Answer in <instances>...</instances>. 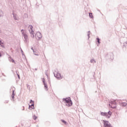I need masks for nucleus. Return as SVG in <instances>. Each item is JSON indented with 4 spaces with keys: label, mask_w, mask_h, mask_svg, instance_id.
I'll use <instances>...</instances> for the list:
<instances>
[{
    "label": "nucleus",
    "mask_w": 127,
    "mask_h": 127,
    "mask_svg": "<svg viewBox=\"0 0 127 127\" xmlns=\"http://www.w3.org/2000/svg\"><path fill=\"white\" fill-rule=\"evenodd\" d=\"M101 116H105L107 119H110L111 116H112V112L109 111L108 113L106 112H101Z\"/></svg>",
    "instance_id": "1"
},
{
    "label": "nucleus",
    "mask_w": 127,
    "mask_h": 127,
    "mask_svg": "<svg viewBox=\"0 0 127 127\" xmlns=\"http://www.w3.org/2000/svg\"><path fill=\"white\" fill-rule=\"evenodd\" d=\"M29 28H30V30H29V31L31 34V37H32V38H34V31H33V26H32V25H30L29 26Z\"/></svg>",
    "instance_id": "2"
},
{
    "label": "nucleus",
    "mask_w": 127,
    "mask_h": 127,
    "mask_svg": "<svg viewBox=\"0 0 127 127\" xmlns=\"http://www.w3.org/2000/svg\"><path fill=\"white\" fill-rule=\"evenodd\" d=\"M65 103H66V106L67 107H71L72 106V101H71V98H67L64 99Z\"/></svg>",
    "instance_id": "3"
},
{
    "label": "nucleus",
    "mask_w": 127,
    "mask_h": 127,
    "mask_svg": "<svg viewBox=\"0 0 127 127\" xmlns=\"http://www.w3.org/2000/svg\"><path fill=\"white\" fill-rule=\"evenodd\" d=\"M109 107L112 108V109H116V108H117V102H116V101L112 102L109 104Z\"/></svg>",
    "instance_id": "4"
},
{
    "label": "nucleus",
    "mask_w": 127,
    "mask_h": 127,
    "mask_svg": "<svg viewBox=\"0 0 127 127\" xmlns=\"http://www.w3.org/2000/svg\"><path fill=\"white\" fill-rule=\"evenodd\" d=\"M55 76H56L57 79H62V76H61V74L58 72V71H55L54 73Z\"/></svg>",
    "instance_id": "5"
},
{
    "label": "nucleus",
    "mask_w": 127,
    "mask_h": 127,
    "mask_svg": "<svg viewBox=\"0 0 127 127\" xmlns=\"http://www.w3.org/2000/svg\"><path fill=\"white\" fill-rule=\"evenodd\" d=\"M30 103L31 105H29V109H30L31 108V109H34V102H33V101L31 100Z\"/></svg>",
    "instance_id": "6"
},
{
    "label": "nucleus",
    "mask_w": 127,
    "mask_h": 127,
    "mask_svg": "<svg viewBox=\"0 0 127 127\" xmlns=\"http://www.w3.org/2000/svg\"><path fill=\"white\" fill-rule=\"evenodd\" d=\"M36 37H37L39 38V39H41V38H42V35H41V33L40 32H38L36 33Z\"/></svg>",
    "instance_id": "7"
},
{
    "label": "nucleus",
    "mask_w": 127,
    "mask_h": 127,
    "mask_svg": "<svg viewBox=\"0 0 127 127\" xmlns=\"http://www.w3.org/2000/svg\"><path fill=\"white\" fill-rule=\"evenodd\" d=\"M23 37L24 38V41L25 42V43H28V36H27V35L25 34L24 35Z\"/></svg>",
    "instance_id": "8"
},
{
    "label": "nucleus",
    "mask_w": 127,
    "mask_h": 127,
    "mask_svg": "<svg viewBox=\"0 0 127 127\" xmlns=\"http://www.w3.org/2000/svg\"><path fill=\"white\" fill-rule=\"evenodd\" d=\"M96 41L97 42V46H99V44H100V43H101V42L100 41H101V39H100V38H96Z\"/></svg>",
    "instance_id": "9"
},
{
    "label": "nucleus",
    "mask_w": 127,
    "mask_h": 127,
    "mask_svg": "<svg viewBox=\"0 0 127 127\" xmlns=\"http://www.w3.org/2000/svg\"><path fill=\"white\" fill-rule=\"evenodd\" d=\"M9 60L10 62H12V63H14V64H15V62L14 61V60H13V59H12V58H9Z\"/></svg>",
    "instance_id": "10"
},
{
    "label": "nucleus",
    "mask_w": 127,
    "mask_h": 127,
    "mask_svg": "<svg viewBox=\"0 0 127 127\" xmlns=\"http://www.w3.org/2000/svg\"><path fill=\"white\" fill-rule=\"evenodd\" d=\"M12 14L13 15V18L15 19V20H17V18H16V16H15V14H14V13L13 12Z\"/></svg>",
    "instance_id": "11"
},
{
    "label": "nucleus",
    "mask_w": 127,
    "mask_h": 127,
    "mask_svg": "<svg viewBox=\"0 0 127 127\" xmlns=\"http://www.w3.org/2000/svg\"><path fill=\"white\" fill-rule=\"evenodd\" d=\"M1 16H3V11L2 10L0 11V17Z\"/></svg>",
    "instance_id": "12"
},
{
    "label": "nucleus",
    "mask_w": 127,
    "mask_h": 127,
    "mask_svg": "<svg viewBox=\"0 0 127 127\" xmlns=\"http://www.w3.org/2000/svg\"><path fill=\"white\" fill-rule=\"evenodd\" d=\"M21 32L23 36L25 35V34H26L25 33H24V30H23V29H22L21 30Z\"/></svg>",
    "instance_id": "13"
},
{
    "label": "nucleus",
    "mask_w": 127,
    "mask_h": 127,
    "mask_svg": "<svg viewBox=\"0 0 127 127\" xmlns=\"http://www.w3.org/2000/svg\"><path fill=\"white\" fill-rule=\"evenodd\" d=\"M43 83L44 84V86H45V88L46 89H47V88H48V86H47V84H46V83H45V81H43Z\"/></svg>",
    "instance_id": "14"
},
{
    "label": "nucleus",
    "mask_w": 127,
    "mask_h": 127,
    "mask_svg": "<svg viewBox=\"0 0 127 127\" xmlns=\"http://www.w3.org/2000/svg\"><path fill=\"white\" fill-rule=\"evenodd\" d=\"M61 122H62L64 124V125H67V122H66L64 120H61Z\"/></svg>",
    "instance_id": "15"
},
{
    "label": "nucleus",
    "mask_w": 127,
    "mask_h": 127,
    "mask_svg": "<svg viewBox=\"0 0 127 127\" xmlns=\"http://www.w3.org/2000/svg\"><path fill=\"white\" fill-rule=\"evenodd\" d=\"M12 99H14V91H13L12 94L11 95Z\"/></svg>",
    "instance_id": "16"
},
{
    "label": "nucleus",
    "mask_w": 127,
    "mask_h": 127,
    "mask_svg": "<svg viewBox=\"0 0 127 127\" xmlns=\"http://www.w3.org/2000/svg\"><path fill=\"white\" fill-rule=\"evenodd\" d=\"M89 17H90V18H93V13H89Z\"/></svg>",
    "instance_id": "17"
},
{
    "label": "nucleus",
    "mask_w": 127,
    "mask_h": 127,
    "mask_svg": "<svg viewBox=\"0 0 127 127\" xmlns=\"http://www.w3.org/2000/svg\"><path fill=\"white\" fill-rule=\"evenodd\" d=\"M87 36H88V39L90 38V31H89L87 33Z\"/></svg>",
    "instance_id": "18"
},
{
    "label": "nucleus",
    "mask_w": 127,
    "mask_h": 127,
    "mask_svg": "<svg viewBox=\"0 0 127 127\" xmlns=\"http://www.w3.org/2000/svg\"><path fill=\"white\" fill-rule=\"evenodd\" d=\"M122 106H124V107H126L127 105V103H123L122 104Z\"/></svg>",
    "instance_id": "19"
},
{
    "label": "nucleus",
    "mask_w": 127,
    "mask_h": 127,
    "mask_svg": "<svg viewBox=\"0 0 127 127\" xmlns=\"http://www.w3.org/2000/svg\"><path fill=\"white\" fill-rule=\"evenodd\" d=\"M37 119V117L36 116L34 115V116H33V119H34V120H36Z\"/></svg>",
    "instance_id": "20"
},
{
    "label": "nucleus",
    "mask_w": 127,
    "mask_h": 127,
    "mask_svg": "<svg viewBox=\"0 0 127 127\" xmlns=\"http://www.w3.org/2000/svg\"><path fill=\"white\" fill-rule=\"evenodd\" d=\"M0 44H1V41L0 40Z\"/></svg>",
    "instance_id": "21"
},
{
    "label": "nucleus",
    "mask_w": 127,
    "mask_h": 127,
    "mask_svg": "<svg viewBox=\"0 0 127 127\" xmlns=\"http://www.w3.org/2000/svg\"><path fill=\"white\" fill-rule=\"evenodd\" d=\"M0 57H1V55L0 54Z\"/></svg>",
    "instance_id": "22"
},
{
    "label": "nucleus",
    "mask_w": 127,
    "mask_h": 127,
    "mask_svg": "<svg viewBox=\"0 0 127 127\" xmlns=\"http://www.w3.org/2000/svg\"><path fill=\"white\" fill-rule=\"evenodd\" d=\"M92 61H93L92 60H91V62H92Z\"/></svg>",
    "instance_id": "23"
}]
</instances>
